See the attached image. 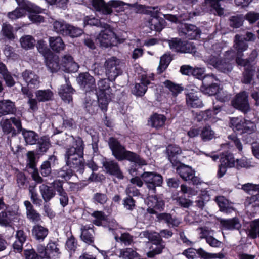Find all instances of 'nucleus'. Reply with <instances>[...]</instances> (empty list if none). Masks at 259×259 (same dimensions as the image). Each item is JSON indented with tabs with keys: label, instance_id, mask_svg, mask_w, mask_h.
<instances>
[{
	"label": "nucleus",
	"instance_id": "f257e3e1",
	"mask_svg": "<svg viewBox=\"0 0 259 259\" xmlns=\"http://www.w3.org/2000/svg\"><path fill=\"white\" fill-rule=\"evenodd\" d=\"M72 138L73 145L66 148L64 155L66 165L55 172L57 178L65 181H68L73 176V169L80 174H83L84 170L83 142L80 137Z\"/></svg>",
	"mask_w": 259,
	"mask_h": 259
},
{
	"label": "nucleus",
	"instance_id": "f03ea898",
	"mask_svg": "<svg viewBox=\"0 0 259 259\" xmlns=\"http://www.w3.org/2000/svg\"><path fill=\"white\" fill-rule=\"evenodd\" d=\"M108 143L112 155L117 160L121 161L126 160L141 166L147 164L145 159L137 153L127 150L117 138L110 137Z\"/></svg>",
	"mask_w": 259,
	"mask_h": 259
},
{
	"label": "nucleus",
	"instance_id": "7ed1b4c3",
	"mask_svg": "<svg viewBox=\"0 0 259 259\" xmlns=\"http://www.w3.org/2000/svg\"><path fill=\"white\" fill-rule=\"evenodd\" d=\"M91 2L95 9L104 15L111 14L113 12V8H119L118 11H123L122 8L125 5L134 8L136 13L138 12L139 8L142 7V5L137 3L131 4L118 0H111L108 3H105L104 0H91Z\"/></svg>",
	"mask_w": 259,
	"mask_h": 259
},
{
	"label": "nucleus",
	"instance_id": "20e7f679",
	"mask_svg": "<svg viewBox=\"0 0 259 259\" xmlns=\"http://www.w3.org/2000/svg\"><path fill=\"white\" fill-rule=\"evenodd\" d=\"M176 167V172L185 181L194 185H197L201 183L200 179L195 176V171L189 165L180 162Z\"/></svg>",
	"mask_w": 259,
	"mask_h": 259
},
{
	"label": "nucleus",
	"instance_id": "39448f33",
	"mask_svg": "<svg viewBox=\"0 0 259 259\" xmlns=\"http://www.w3.org/2000/svg\"><path fill=\"white\" fill-rule=\"evenodd\" d=\"M204 61L207 65L213 66L218 71L228 74L233 70L232 63L226 61L222 58H219L214 56H206L204 58Z\"/></svg>",
	"mask_w": 259,
	"mask_h": 259
},
{
	"label": "nucleus",
	"instance_id": "423d86ee",
	"mask_svg": "<svg viewBox=\"0 0 259 259\" xmlns=\"http://www.w3.org/2000/svg\"><path fill=\"white\" fill-rule=\"evenodd\" d=\"M182 254L188 259H196L202 258L204 259L219 258L222 259L225 256L223 253H210L205 251L203 248L198 249L189 248L183 251Z\"/></svg>",
	"mask_w": 259,
	"mask_h": 259
},
{
	"label": "nucleus",
	"instance_id": "0eeeda50",
	"mask_svg": "<svg viewBox=\"0 0 259 259\" xmlns=\"http://www.w3.org/2000/svg\"><path fill=\"white\" fill-rule=\"evenodd\" d=\"M105 67L106 74L111 80H114L122 72V64L120 60L114 57L106 60Z\"/></svg>",
	"mask_w": 259,
	"mask_h": 259
},
{
	"label": "nucleus",
	"instance_id": "6e6552de",
	"mask_svg": "<svg viewBox=\"0 0 259 259\" xmlns=\"http://www.w3.org/2000/svg\"><path fill=\"white\" fill-rule=\"evenodd\" d=\"M141 178L149 190L153 193H156V187L160 186L163 182L161 175L154 172H144L141 175Z\"/></svg>",
	"mask_w": 259,
	"mask_h": 259
},
{
	"label": "nucleus",
	"instance_id": "1a4fd4ad",
	"mask_svg": "<svg viewBox=\"0 0 259 259\" xmlns=\"http://www.w3.org/2000/svg\"><path fill=\"white\" fill-rule=\"evenodd\" d=\"M109 25L107 23H103L104 30L101 31L96 38V41L101 46L107 48L114 45L116 39L114 32L108 28Z\"/></svg>",
	"mask_w": 259,
	"mask_h": 259
},
{
	"label": "nucleus",
	"instance_id": "9d476101",
	"mask_svg": "<svg viewBox=\"0 0 259 259\" xmlns=\"http://www.w3.org/2000/svg\"><path fill=\"white\" fill-rule=\"evenodd\" d=\"M77 81L85 94L94 95L95 80L88 72L80 73L77 78Z\"/></svg>",
	"mask_w": 259,
	"mask_h": 259
},
{
	"label": "nucleus",
	"instance_id": "9b49d317",
	"mask_svg": "<svg viewBox=\"0 0 259 259\" xmlns=\"http://www.w3.org/2000/svg\"><path fill=\"white\" fill-rule=\"evenodd\" d=\"M103 167L106 173L113 176L119 180L124 178L119 163L114 160L105 159L102 162Z\"/></svg>",
	"mask_w": 259,
	"mask_h": 259
},
{
	"label": "nucleus",
	"instance_id": "f8f14e48",
	"mask_svg": "<svg viewBox=\"0 0 259 259\" xmlns=\"http://www.w3.org/2000/svg\"><path fill=\"white\" fill-rule=\"evenodd\" d=\"M248 96L247 92L243 91L237 94L232 101L233 106L244 114L248 113L250 110Z\"/></svg>",
	"mask_w": 259,
	"mask_h": 259
},
{
	"label": "nucleus",
	"instance_id": "ddd939ff",
	"mask_svg": "<svg viewBox=\"0 0 259 259\" xmlns=\"http://www.w3.org/2000/svg\"><path fill=\"white\" fill-rule=\"evenodd\" d=\"M65 83L62 84L58 90V94L62 100L67 103H69L72 100V95L75 92V90L72 87L69 77L66 75L63 76Z\"/></svg>",
	"mask_w": 259,
	"mask_h": 259
},
{
	"label": "nucleus",
	"instance_id": "4468645a",
	"mask_svg": "<svg viewBox=\"0 0 259 259\" xmlns=\"http://www.w3.org/2000/svg\"><path fill=\"white\" fill-rule=\"evenodd\" d=\"M201 232L200 238L205 239L206 243L212 247H219L222 242L214 237V231L210 228L204 227L200 228Z\"/></svg>",
	"mask_w": 259,
	"mask_h": 259
},
{
	"label": "nucleus",
	"instance_id": "2eb2a0df",
	"mask_svg": "<svg viewBox=\"0 0 259 259\" xmlns=\"http://www.w3.org/2000/svg\"><path fill=\"white\" fill-rule=\"evenodd\" d=\"M180 33L189 39H195L200 35V30L195 25L190 24H184L182 26Z\"/></svg>",
	"mask_w": 259,
	"mask_h": 259
},
{
	"label": "nucleus",
	"instance_id": "dca6fc26",
	"mask_svg": "<svg viewBox=\"0 0 259 259\" xmlns=\"http://www.w3.org/2000/svg\"><path fill=\"white\" fill-rule=\"evenodd\" d=\"M151 244L149 251L147 253V255L149 258L154 257L156 255L161 254L165 248V242L160 238L159 235L155 238L154 241H152Z\"/></svg>",
	"mask_w": 259,
	"mask_h": 259
},
{
	"label": "nucleus",
	"instance_id": "f3484780",
	"mask_svg": "<svg viewBox=\"0 0 259 259\" xmlns=\"http://www.w3.org/2000/svg\"><path fill=\"white\" fill-rule=\"evenodd\" d=\"M22 77L30 89L38 88L39 87V77L33 71L26 69L22 73Z\"/></svg>",
	"mask_w": 259,
	"mask_h": 259
},
{
	"label": "nucleus",
	"instance_id": "a211bd4d",
	"mask_svg": "<svg viewBox=\"0 0 259 259\" xmlns=\"http://www.w3.org/2000/svg\"><path fill=\"white\" fill-rule=\"evenodd\" d=\"M166 151L168 159L172 166L177 165L180 162L179 157L182 152L181 148L177 145L170 144L167 147Z\"/></svg>",
	"mask_w": 259,
	"mask_h": 259
},
{
	"label": "nucleus",
	"instance_id": "6ab92c4d",
	"mask_svg": "<svg viewBox=\"0 0 259 259\" xmlns=\"http://www.w3.org/2000/svg\"><path fill=\"white\" fill-rule=\"evenodd\" d=\"M27 10L30 13L29 18L32 22L40 23L44 21V17L38 14L42 13L45 9L34 4H31L28 6Z\"/></svg>",
	"mask_w": 259,
	"mask_h": 259
},
{
	"label": "nucleus",
	"instance_id": "aec40b11",
	"mask_svg": "<svg viewBox=\"0 0 259 259\" xmlns=\"http://www.w3.org/2000/svg\"><path fill=\"white\" fill-rule=\"evenodd\" d=\"M16 111L15 103L10 100L0 101V117L8 114H13Z\"/></svg>",
	"mask_w": 259,
	"mask_h": 259
},
{
	"label": "nucleus",
	"instance_id": "412c9836",
	"mask_svg": "<svg viewBox=\"0 0 259 259\" xmlns=\"http://www.w3.org/2000/svg\"><path fill=\"white\" fill-rule=\"evenodd\" d=\"M221 0H204V3L211 13L222 16L224 14V9L221 6Z\"/></svg>",
	"mask_w": 259,
	"mask_h": 259
},
{
	"label": "nucleus",
	"instance_id": "4be33fe9",
	"mask_svg": "<svg viewBox=\"0 0 259 259\" xmlns=\"http://www.w3.org/2000/svg\"><path fill=\"white\" fill-rule=\"evenodd\" d=\"M24 204L26 207L27 219L33 223H38L41 220L40 214L34 208L30 201L26 200Z\"/></svg>",
	"mask_w": 259,
	"mask_h": 259
},
{
	"label": "nucleus",
	"instance_id": "5701e85b",
	"mask_svg": "<svg viewBox=\"0 0 259 259\" xmlns=\"http://www.w3.org/2000/svg\"><path fill=\"white\" fill-rule=\"evenodd\" d=\"M150 83L146 77H142L139 83H136L132 90V93L137 96H143L147 90V85Z\"/></svg>",
	"mask_w": 259,
	"mask_h": 259
},
{
	"label": "nucleus",
	"instance_id": "b1692460",
	"mask_svg": "<svg viewBox=\"0 0 259 259\" xmlns=\"http://www.w3.org/2000/svg\"><path fill=\"white\" fill-rule=\"evenodd\" d=\"M214 200L218 204L221 211L229 213L234 210L232 203L229 202L225 197L222 196H217L215 198Z\"/></svg>",
	"mask_w": 259,
	"mask_h": 259
},
{
	"label": "nucleus",
	"instance_id": "393cba45",
	"mask_svg": "<svg viewBox=\"0 0 259 259\" xmlns=\"http://www.w3.org/2000/svg\"><path fill=\"white\" fill-rule=\"evenodd\" d=\"M157 219L158 221L164 222L169 227H178L180 224V221L178 218L172 217L168 213H160L157 214Z\"/></svg>",
	"mask_w": 259,
	"mask_h": 259
},
{
	"label": "nucleus",
	"instance_id": "a878e982",
	"mask_svg": "<svg viewBox=\"0 0 259 259\" xmlns=\"http://www.w3.org/2000/svg\"><path fill=\"white\" fill-rule=\"evenodd\" d=\"M147 205L154 207L157 211H162L164 209L165 202L160 196L151 195L147 198Z\"/></svg>",
	"mask_w": 259,
	"mask_h": 259
},
{
	"label": "nucleus",
	"instance_id": "bb28decb",
	"mask_svg": "<svg viewBox=\"0 0 259 259\" xmlns=\"http://www.w3.org/2000/svg\"><path fill=\"white\" fill-rule=\"evenodd\" d=\"M48 229L40 225H34L32 229V234L34 238L39 242H42L48 234Z\"/></svg>",
	"mask_w": 259,
	"mask_h": 259
},
{
	"label": "nucleus",
	"instance_id": "cd10ccee",
	"mask_svg": "<svg viewBox=\"0 0 259 259\" xmlns=\"http://www.w3.org/2000/svg\"><path fill=\"white\" fill-rule=\"evenodd\" d=\"M92 95L85 94V97L83 102L84 108L85 111L89 114H95L98 110L97 101L93 98Z\"/></svg>",
	"mask_w": 259,
	"mask_h": 259
},
{
	"label": "nucleus",
	"instance_id": "c85d7f7f",
	"mask_svg": "<svg viewBox=\"0 0 259 259\" xmlns=\"http://www.w3.org/2000/svg\"><path fill=\"white\" fill-rule=\"evenodd\" d=\"M81 240L88 244H92L94 241V231L92 227L88 226H82L81 228Z\"/></svg>",
	"mask_w": 259,
	"mask_h": 259
},
{
	"label": "nucleus",
	"instance_id": "c756f323",
	"mask_svg": "<svg viewBox=\"0 0 259 259\" xmlns=\"http://www.w3.org/2000/svg\"><path fill=\"white\" fill-rule=\"evenodd\" d=\"M186 101L188 107L201 108L203 106L201 100L194 93H189L186 94Z\"/></svg>",
	"mask_w": 259,
	"mask_h": 259
},
{
	"label": "nucleus",
	"instance_id": "7c9ffc66",
	"mask_svg": "<svg viewBox=\"0 0 259 259\" xmlns=\"http://www.w3.org/2000/svg\"><path fill=\"white\" fill-rule=\"evenodd\" d=\"M234 42L233 47L237 51V55L243 54V52L248 47L247 42L243 39V35H235Z\"/></svg>",
	"mask_w": 259,
	"mask_h": 259
},
{
	"label": "nucleus",
	"instance_id": "2f4dec72",
	"mask_svg": "<svg viewBox=\"0 0 259 259\" xmlns=\"http://www.w3.org/2000/svg\"><path fill=\"white\" fill-rule=\"evenodd\" d=\"M47 259H58L61 253L58 244L50 241L47 245Z\"/></svg>",
	"mask_w": 259,
	"mask_h": 259
},
{
	"label": "nucleus",
	"instance_id": "473e14b6",
	"mask_svg": "<svg viewBox=\"0 0 259 259\" xmlns=\"http://www.w3.org/2000/svg\"><path fill=\"white\" fill-rule=\"evenodd\" d=\"M39 191L42 198L46 203L50 201L56 195L55 191L52 188L46 184H42L39 186Z\"/></svg>",
	"mask_w": 259,
	"mask_h": 259
},
{
	"label": "nucleus",
	"instance_id": "72a5a7b5",
	"mask_svg": "<svg viewBox=\"0 0 259 259\" xmlns=\"http://www.w3.org/2000/svg\"><path fill=\"white\" fill-rule=\"evenodd\" d=\"M111 81L109 79H103L100 80L97 83L98 88H96L95 91L97 93H103L107 95L112 94V89L110 85V81Z\"/></svg>",
	"mask_w": 259,
	"mask_h": 259
},
{
	"label": "nucleus",
	"instance_id": "f704fd0d",
	"mask_svg": "<svg viewBox=\"0 0 259 259\" xmlns=\"http://www.w3.org/2000/svg\"><path fill=\"white\" fill-rule=\"evenodd\" d=\"M221 224L226 230H238L241 226L239 219L237 218L222 220Z\"/></svg>",
	"mask_w": 259,
	"mask_h": 259
},
{
	"label": "nucleus",
	"instance_id": "c9c22d12",
	"mask_svg": "<svg viewBox=\"0 0 259 259\" xmlns=\"http://www.w3.org/2000/svg\"><path fill=\"white\" fill-rule=\"evenodd\" d=\"M22 134L27 144H35L39 139L38 134L33 131L24 129L22 131Z\"/></svg>",
	"mask_w": 259,
	"mask_h": 259
},
{
	"label": "nucleus",
	"instance_id": "e433bc0d",
	"mask_svg": "<svg viewBox=\"0 0 259 259\" xmlns=\"http://www.w3.org/2000/svg\"><path fill=\"white\" fill-rule=\"evenodd\" d=\"M96 96L98 98L99 107L103 111L105 112L107 110L108 105L111 100V95L105 94L103 93H97L94 92L93 96Z\"/></svg>",
	"mask_w": 259,
	"mask_h": 259
},
{
	"label": "nucleus",
	"instance_id": "4c0bfd02",
	"mask_svg": "<svg viewBox=\"0 0 259 259\" xmlns=\"http://www.w3.org/2000/svg\"><path fill=\"white\" fill-rule=\"evenodd\" d=\"M165 121L166 118L163 115L155 113L150 117L148 123L152 127L159 128L164 125Z\"/></svg>",
	"mask_w": 259,
	"mask_h": 259
},
{
	"label": "nucleus",
	"instance_id": "58836bf2",
	"mask_svg": "<svg viewBox=\"0 0 259 259\" xmlns=\"http://www.w3.org/2000/svg\"><path fill=\"white\" fill-rule=\"evenodd\" d=\"M247 236L255 239L259 237V219H256L251 222L247 230Z\"/></svg>",
	"mask_w": 259,
	"mask_h": 259
},
{
	"label": "nucleus",
	"instance_id": "ea45409f",
	"mask_svg": "<svg viewBox=\"0 0 259 259\" xmlns=\"http://www.w3.org/2000/svg\"><path fill=\"white\" fill-rule=\"evenodd\" d=\"M49 44L51 48L57 52H59L64 49L65 44L62 38L59 36L50 37L49 38Z\"/></svg>",
	"mask_w": 259,
	"mask_h": 259
},
{
	"label": "nucleus",
	"instance_id": "a19ab883",
	"mask_svg": "<svg viewBox=\"0 0 259 259\" xmlns=\"http://www.w3.org/2000/svg\"><path fill=\"white\" fill-rule=\"evenodd\" d=\"M36 98L39 102H44L52 99L53 93L49 89L38 90L35 92Z\"/></svg>",
	"mask_w": 259,
	"mask_h": 259
},
{
	"label": "nucleus",
	"instance_id": "79ce46f5",
	"mask_svg": "<svg viewBox=\"0 0 259 259\" xmlns=\"http://www.w3.org/2000/svg\"><path fill=\"white\" fill-rule=\"evenodd\" d=\"M220 161L222 165H226L228 167H232L235 165V160L233 155L228 152L222 154Z\"/></svg>",
	"mask_w": 259,
	"mask_h": 259
},
{
	"label": "nucleus",
	"instance_id": "37998d69",
	"mask_svg": "<svg viewBox=\"0 0 259 259\" xmlns=\"http://www.w3.org/2000/svg\"><path fill=\"white\" fill-rule=\"evenodd\" d=\"M241 130H239L238 132L240 134L250 135L255 131L256 126L254 122L250 120L244 119L241 124Z\"/></svg>",
	"mask_w": 259,
	"mask_h": 259
},
{
	"label": "nucleus",
	"instance_id": "c03bdc74",
	"mask_svg": "<svg viewBox=\"0 0 259 259\" xmlns=\"http://www.w3.org/2000/svg\"><path fill=\"white\" fill-rule=\"evenodd\" d=\"M53 28L57 33L65 35L67 32L69 24L63 20H56L53 22Z\"/></svg>",
	"mask_w": 259,
	"mask_h": 259
},
{
	"label": "nucleus",
	"instance_id": "a18cd8bd",
	"mask_svg": "<svg viewBox=\"0 0 259 259\" xmlns=\"http://www.w3.org/2000/svg\"><path fill=\"white\" fill-rule=\"evenodd\" d=\"M46 64L48 69L52 73L57 72L60 68L58 57L56 56L47 57Z\"/></svg>",
	"mask_w": 259,
	"mask_h": 259
},
{
	"label": "nucleus",
	"instance_id": "49530a36",
	"mask_svg": "<svg viewBox=\"0 0 259 259\" xmlns=\"http://www.w3.org/2000/svg\"><path fill=\"white\" fill-rule=\"evenodd\" d=\"M255 72V69L254 66L244 68V70L242 73L241 82L245 84L251 83L253 79Z\"/></svg>",
	"mask_w": 259,
	"mask_h": 259
},
{
	"label": "nucleus",
	"instance_id": "de8ad7c7",
	"mask_svg": "<svg viewBox=\"0 0 259 259\" xmlns=\"http://www.w3.org/2000/svg\"><path fill=\"white\" fill-rule=\"evenodd\" d=\"M164 23V20L161 18H152L149 21V27L151 30L160 31Z\"/></svg>",
	"mask_w": 259,
	"mask_h": 259
},
{
	"label": "nucleus",
	"instance_id": "09e8293b",
	"mask_svg": "<svg viewBox=\"0 0 259 259\" xmlns=\"http://www.w3.org/2000/svg\"><path fill=\"white\" fill-rule=\"evenodd\" d=\"M66 241L65 248L70 253H74L78 247L77 239L70 233Z\"/></svg>",
	"mask_w": 259,
	"mask_h": 259
},
{
	"label": "nucleus",
	"instance_id": "8fccbe9b",
	"mask_svg": "<svg viewBox=\"0 0 259 259\" xmlns=\"http://www.w3.org/2000/svg\"><path fill=\"white\" fill-rule=\"evenodd\" d=\"M36 143L37 144L38 152L40 153L46 152L51 146L49 138L46 136L39 138Z\"/></svg>",
	"mask_w": 259,
	"mask_h": 259
},
{
	"label": "nucleus",
	"instance_id": "3c124183",
	"mask_svg": "<svg viewBox=\"0 0 259 259\" xmlns=\"http://www.w3.org/2000/svg\"><path fill=\"white\" fill-rule=\"evenodd\" d=\"M21 47L25 49H32L35 45V40L31 35H25L22 37L20 39Z\"/></svg>",
	"mask_w": 259,
	"mask_h": 259
},
{
	"label": "nucleus",
	"instance_id": "603ef678",
	"mask_svg": "<svg viewBox=\"0 0 259 259\" xmlns=\"http://www.w3.org/2000/svg\"><path fill=\"white\" fill-rule=\"evenodd\" d=\"M172 60V58L169 54H165L160 58L159 65L157 68L159 73L163 72L168 67Z\"/></svg>",
	"mask_w": 259,
	"mask_h": 259
},
{
	"label": "nucleus",
	"instance_id": "864d4df0",
	"mask_svg": "<svg viewBox=\"0 0 259 259\" xmlns=\"http://www.w3.org/2000/svg\"><path fill=\"white\" fill-rule=\"evenodd\" d=\"M0 125L4 134L12 133V136H15L17 134L16 130L12 126L9 119L2 121Z\"/></svg>",
	"mask_w": 259,
	"mask_h": 259
},
{
	"label": "nucleus",
	"instance_id": "5fc2aeb1",
	"mask_svg": "<svg viewBox=\"0 0 259 259\" xmlns=\"http://www.w3.org/2000/svg\"><path fill=\"white\" fill-rule=\"evenodd\" d=\"M165 87L168 88L174 96H177L183 90V88L179 84H175L169 80H166L163 82Z\"/></svg>",
	"mask_w": 259,
	"mask_h": 259
},
{
	"label": "nucleus",
	"instance_id": "6e6d98bb",
	"mask_svg": "<svg viewBox=\"0 0 259 259\" xmlns=\"http://www.w3.org/2000/svg\"><path fill=\"white\" fill-rule=\"evenodd\" d=\"M108 200L107 195L101 192H97L93 194L92 201L94 204H100L104 205L106 203Z\"/></svg>",
	"mask_w": 259,
	"mask_h": 259
},
{
	"label": "nucleus",
	"instance_id": "4d7b16f0",
	"mask_svg": "<svg viewBox=\"0 0 259 259\" xmlns=\"http://www.w3.org/2000/svg\"><path fill=\"white\" fill-rule=\"evenodd\" d=\"M92 215L96 219L93 221V223L97 226L104 225V222L107 220V217L102 211H95Z\"/></svg>",
	"mask_w": 259,
	"mask_h": 259
},
{
	"label": "nucleus",
	"instance_id": "13d9d810",
	"mask_svg": "<svg viewBox=\"0 0 259 259\" xmlns=\"http://www.w3.org/2000/svg\"><path fill=\"white\" fill-rule=\"evenodd\" d=\"M245 203L252 207H259V189L256 193H253L250 197L246 198Z\"/></svg>",
	"mask_w": 259,
	"mask_h": 259
},
{
	"label": "nucleus",
	"instance_id": "bf43d9fd",
	"mask_svg": "<svg viewBox=\"0 0 259 259\" xmlns=\"http://www.w3.org/2000/svg\"><path fill=\"white\" fill-rule=\"evenodd\" d=\"M219 85L218 84L210 85H201L200 90L202 92L209 96L214 95L218 92Z\"/></svg>",
	"mask_w": 259,
	"mask_h": 259
},
{
	"label": "nucleus",
	"instance_id": "052dcab7",
	"mask_svg": "<svg viewBox=\"0 0 259 259\" xmlns=\"http://www.w3.org/2000/svg\"><path fill=\"white\" fill-rule=\"evenodd\" d=\"M11 215L9 211H2L0 213V225L4 227L10 226L12 222Z\"/></svg>",
	"mask_w": 259,
	"mask_h": 259
},
{
	"label": "nucleus",
	"instance_id": "680f3d73",
	"mask_svg": "<svg viewBox=\"0 0 259 259\" xmlns=\"http://www.w3.org/2000/svg\"><path fill=\"white\" fill-rule=\"evenodd\" d=\"M182 41L181 39L178 38H173L168 40V42L170 49L173 51L180 53L182 49Z\"/></svg>",
	"mask_w": 259,
	"mask_h": 259
},
{
	"label": "nucleus",
	"instance_id": "e2e57ef3",
	"mask_svg": "<svg viewBox=\"0 0 259 259\" xmlns=\"http://www.w3.org/2000/svg\"><path fill=\"white\" fill-rule=\"evenodd\" d=\"M70 62L66 64L64 66H62L65 71L67 72H75L77 71L78 69V65L73 60L72 57H68Z\"/></svg>",
	"mask_w": 259,
	"mask_h": 259
},
{
	"label": "nucleus",
	"instance_id": "0e129e2a",
	"mask_svg": "<svg viewBox=\"0 0 259 259\" xmlns=\"http://www.w3.org/2000/svg\"><path fill=\"white\" fill-rule=\"evenodd\" d=\"M214 134L210 126H206L202 130L200 135L203 141H209L213 138Z\"/></svg>",
	"mask_w": 259,
	"mask_h": 259
},
{
	"label": "nucleus",
	"instance_id": "69168bd1",
	"mask_svg": "<svg viewBox=\"0 0 259 259\" xmlns=\"http://www.w3.org/2000/svg\"><path fill=\"white\" fill-rule=\"evenodd\" d=\"M222 51V48L219 44H215L211 46V48L207 50V52L203 56V58L206 56H214L219 58Z\"/></svg>",
	"mask_w": 259,
	"mask_h": 259
},
{
	"label": "nucleus",
	"instance_id": "338daca9",
	"mask_svg": "<svg viewBox=\"0 0 259 259\" xmlns=\"http://www.w3.org/2000/svg\"><path fill=\"white\" fill-rule=\"evenodd\" d=\"M115 238L117 241H120L126 246L131 244L133 242V237L128 233H122L120 237L116 236Z\"/></svg>",
	"mask_w": 259,
	"mask_h": 259
},
{
	"label": "nucleus",
	"instance_id": "774afa93",
	"mask_svg": "<svg viewBox=\"0 0 259 259\" xmlns=\"http://www.w3.org/2000/svg\"><path fill=\"white\" fill-rule=\"evenodd\" d=\"M25 13V10L22 8H17L14 11L7 14L8 17L11 20H14L22 17Z\"/></svg>",
	"mask_w": 259,
	"mask_h": 259
}]
</instances>
